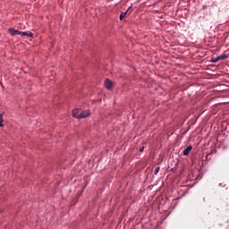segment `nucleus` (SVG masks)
Returning <instances> with one entry per match:
<instances>
[{
  "label": "nucleus",
  "instance_id": "7ed1b4c3",
  "mask_svg": "<svg viewBox=\"0 0 229 229\" xmlns=\"http://www.w3.org/2000/svg\"><path fill=\"white\" fill-rule=\"evenodd\" d=\"M81 112V109H74L72 111V116L75 117V119H80V114Z\"/></svg>",
  "mask_w": 229,
  "mask_h": 229
},
{
  "label": "nucleus",
  "instance_id": "1a4fd4ad",
  "mask_svg": "<svg viewBox=\"0 0 229 229\" xmlns=\"http://www.w3.org/2000/svg\"><path fill=\"white\" fill-rule=\"evenodd\" d=\"M210 62H211V64H217V62H219V57L216 56V58H212V59L210 60Z\"/></svg>",
  "mask_w": 229,
  "mask_h": 229
},
{
  "label": "nucleus",
  "instance_id": "f257e3e1",
  "mask_svg": "<svg viewBox=\"0 0 229 229\" xmlns=\"http://www.w3.org/2000/svg\"><path fill=\"white\" fill-rule=\"evenodd\" d=\"M90 115V111L81 109L80 119H85Z\"/></svg>",
  "mask_w": 229,
  "mask_h": 229
},
{
  "label": "nucleus",
  "instance_id": "6e6552de",
  "mask_svg": "<svg viewBox=\"0 0 229 229\" xmlns=\"http://www.w3.org/2000/svg\"><path fill=\"white\" fill-rule=\"evenodd\" d=\"M128 13V10L124 13H121L120 14V21H123V19H124V17H126V14Z\"/></svg>",
  "mask_w": 229,
  "mask_h": 229
},
{
  "label": "nucleus",
  "instance_id": "f8f14e48",
  "mask_svg": "<svg viewBox=\"0 0 229 229\" xmlns=\"http://www.w3.org/2000/svg\"><path fill=\"white\" fill-rule=\"evenodd\" d=\"M140 152L144 151V147H141V148H140Z\"/></svg>",
  "mask_w": 229,
  "mask_h": 229
},
{
  "label": "nucleus",
  "instance_id": "39448f33",
  "mask_svg": "<svg viewBox=\"0 0 229 229\" xmlns=\"http://www.w3.org/2000/svg\"><path fill=\"white\" fill-rule=\"evenodd\" d=\"M191 151H192V146H188L184 150H183V155L184 157H187Z\"/></svg>",
  "mask_w": 229,
  "mask_h": 229
},
{
  "label": "nucleus",
  "instance_id": "0eeeda50",
  "mask_svg": "<svg viewBox=\"0 0 229 229\" xmlns=\"http://www.w3.org/2000/svg\"><path fill=\"white\" fill-rule=\"evenodd\" d=\"M226 58H228V55L223 54L218 55V60H226Z\"/></svg>",
  "mask_w": 229,
  "mask_h": 229
},
{
  "label": "nucleus",
  "instance_id": "423d86ee",
  "mask_svg": "<svg viewBox=\"0 0 229 229\" xmlns=\"http://www.w3.org/2000/svg\"><path fill=\"white\" fill-rule=\"evenodd\" d=\"M105 87L110 90V89H112V81L106 79L105 81Z\"/></svg>",
  "mask_w": 229,
  "mask_h": 229
},
{
  "label": "nucleus",
  "instance_id": "20e7f679",
  "mask_svg": "<svg viewBox=\"0 0 229 229\" xmlns=\"http://www.w3.org/2000/svg\"><path fill=\"white\" fill-rule=\"evenodd\" d=\"M19 35H21V37H33V33L27 31H20Z\"/></svg>",
  "mask_w": 229,
  "mask_h": 229
},
{
  "label": "nucleus",
  "instance_id": "ddd939ff",
  "mask_svg": "<svg viewBox=\"0 0 229 229\" xmlns=\"http://www.w3.org/2000/svg\"><path fill=\"white\" fill-rule=\"evenodd\" d=\"M221 185H223V183H219V186L221 187Z\"/></svg>",
  "mask_w": 229,
  "mask_h": 229
},
{
  "label": "nucleus",
  "instance_id": "9b49d317",
  "mask_svg": "<svg viewBox=\"0 0 229 229\" xmlns=\"http://www.w3.org/2000/svg\"><path fill=\"white\" fill-rule=\"evenodd\" d=\"M3 126V115L0 114V128Z\"/></svg>",
  "mask_w": 229,
  "mask_h": 229
},
{
  "label": "nucleus",
  "instance_id": "9d476101",
  "mask_svg": "<svg viewBox=\"0 0 229 229\" xmlns=\"http://www.w3.org/2000/svg\"><path fill=\"white\" fill-rule=\"evenodd\" d=\"M160 172V167L157 166L155 170V174H158V173Z\"/></svg>",
  "mask_w": 229,
  "mask_h": 229
},
{
  "label": "nucleus",
  "instance_id": "f03ea898",
  "mask_svg": "<svg viewBox=\"0 0 229 229\" xmlns=\"http://www.w3.org/2000/svg\"><path fill=\"white\" fill-rule=\"evenodd\" d=\"M9 33H10V35H12V37H15V36L19 35V33H21V30H17L13 28H10Z\"/></svg>",
  "mask_w": 229,
  "mask_h": 229
}]
</instances>
